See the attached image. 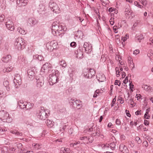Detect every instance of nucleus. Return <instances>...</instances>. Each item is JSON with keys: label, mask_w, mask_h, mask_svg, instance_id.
<instances>
[{"label": "nucleus", "mask_w": 153, "mask_h": 153, "mask_svg": "<svg viewBox=\"0 0 153 153\" xmlns=\"http://www.w3.org/2000/svg\"><path fill=\"white\" fill-rule=\"evenodd\" d=\"M8 71L9 72L11 71H12V68L11 69L9 70V69H8V68H5L3 70V72H4V73H5V72H6V71L7 72Z\"/></svg>", "instance_id": "3c124183"}, {"label": "nucleus", "mask_w": 153, "mask_h": 153, "mask_svg": "<svg viewBox=\"0 0 153 153\" xmlns=\"http://www.w3.org/2000/svg\"><path fill=\"white\" fill-rule=\"evenodd\" d=\"M117 26H114L113 28V29L114 31V32L115 33H117Z\"/></svg>", "instance_id": "13d9d810"}, {"label": "nucleus", "mask_w": 153, "mask_h": 153, "mask_svg": "<svg viewBox=\"0 0 153 153\" xmlns=\"http://www.w3.org/2000/svg\"><path fill=\"white\" fill-rule=\"evenodd\" d=\"M113 19H111L110 20L109 22H110V24L111 25H113L114 23V21H113Z\"/></svg>", "instance_id": "bf43d9fd"}, {"label": "nucleus", "mask_w": 153, "mask_h": 153, "mask_svg": "<svg viewBox=\"0 0 153 153\" xmlns=\"http://www.w3.org/2000/svg\"><path fill=\"white\" fill-rule=\"evenodd\" d=\"M88 75V72H87V71L86 70V71H84L83 73V76L85 78H87Z\"/></svg>", "instance_id": "6e6d98bb"}, {"label": "nucleus", "mask_w": 153, "mask_h": 153, "mask_svg": "<svg viewBox=\"0 0 153 153\" xmlns=\"http://www.w3.org/2000/svg\"><path fill=\"white\" fill-rule=\"evenodd\" d=\"M25 42L23 38L19 37L16 39L14 43V45L16 49L19 50H20L25 48L26 45Z\"/></svg>", "instance_id": "f257e3e1"}, {"label": "nucleus", "mask_w": 153, "mask_h": 153, "mask_svg": "<svg viewBox=\"0 0 153 153\" xmlns=\"http://www.w3.org/2000/svg\"><path fill=\"white\" fill-rule=\"evenodd\" d=\"M135 140L136 141H137L138 144H140L142 142L141 140L138 137H136Z\"/></svg>", "instance_id": "e433bc0d"}, {"label": "nucleus", "mask_w": 153, "mask_h": 153, "mask_svg": "<svg viewBox=\"0 0 153 153\" xmlns=\"http://www.w3.org/2000/svg\"><path fill=\"white\" fill-rule=\"evenodd\" d=\"M142 87V88H143L144 90L147 91L150 88V87L149 86H148L147 85H144V87L143 86Z\"/></svg>", "instance_id": "58836bf2"}, {"label": "nucleus", "mask_w": 153, "mask_h": 153, "mask_svg": "<svg viewBox=\"0 0 153 153\" xmlns=\"http://www.w3.org/2000/svg\"><path fill=\"white\" fill-rule=\"evenodd\" d=\"M114 9V8L112 7H110L108 9V11L109 13H111L113 11Z\"/></svg>", "instance_id": "338daca9"}, {"label": "nucleus", "mask_w": 153, "mask_h": 153, "mask_svg": "<svg viewBox=\"0 0 153 153\" xmlns=\"http://www.w3.org/2000/svg\"><path fill=\"white\" fill-rule=\"evenodd\" d=\"M35 68H34L30 67L27 70V73L28 74V77L31 79L32 78L33 79V78L34 77L35 74Z\"/></svg>", "instance_id": "f8f14e48"}, {"label": "nucleus", "mask_w": 153, "mask_h": 153, "mask_svg": "<svg viewBox=\"0 0 153 153\" xmlns=\"http://www.w3.org/2000/svg\"><path fill=\"white\" fill-rule=\"evenodd\" d=\"M0 119L4 122L8 123L11 122L12 120L9 113L4 110L0 111Z\"/></svg>", "instance_id": "7ed1b4c3"}, {"label": "nucleus", "mask_w": 153, "mask_h": 153, "mask_svg": "<svg viewBox=\"0 0 153 153\" xmlns=\"http://www.w3.org/2000/svg\"><path fill=\"white\" fill-rule=\"evenodd\" d=\"M49 6L54 12L56 13H59V8L56 3L51 1L49 4Z\"/></svg>", "instance_id": "0eeeda50"}, {"label": "nucleus", "mask_w": 153, "mask_h": 153, "mask_svg": "<svg viewBox=\"0 0 153 153\" xmlns=\"http://www.w3.org/2000/svg\"><path fill=\"white\" fill-rule=\"evenodd\" d=\"M5 96L4 92L2 90H0V97H2Z\"/></svg>", "instance_id": "09e8293b"}, {"label": "nucleus", "mask_w": 153, "mask_h": 153, "mask_svg": "<svg viewBox=\"0 0 153 153\" xmlns=\"http://www.w3.org/2000/svg\"><path fill=\"white\" fill-rule=\"evenodd\" d=\"M52 45L51 43H48L46 45L47 49L49 51H52L54 49V48L52 46Z\"/></svg>", "instance_id": "412c9836"}, {"label": "nucleus", "mask_w": 153, "mask_h": 153, "mask_svg": "<svg viewBox=\"0 0 153 153\" xmlns=\"http://www.w3.org/2000/svg\"><path fill=\"white\" fill-rule=\"evenodd\" d=\"M96 77L97 80L100 82H104L106 79L105 75L103 74H99L96 76Z\"/></svg>", "instance_id": "f3484780"}, {"label": "nucleus", "mask_w": 153, "mask_h": 153, "mask_svg": "<svg viewBox=\"0 0 153 153\" xmlns=\"http://www.w3.org/2000/svg\"><path fill=\"white\" fill-rule=\"evenodd\" d=\"M47 126L49 127H52L54 124V122L49 120H47L45 122Z\"/></svg>", "instance_id": "b1692460"}, {"label": "nucleus", "mask_w": 153, "mask_h": 153, "mask_svg": "<svg viewBox=\"0 0 153 153\" xmlns=\"http://www.w3.org/2000/svg\"><path fill=\"white\" fill-rule=\"evenodd\" d=\"M21 80L19 75L17 74L16 76H15L14 80Z\"/></svg>", "instance_id": "37998d69"}, {"label": "nucleus", "mask_w": 153, "mask_h": 153, "mask_svg": "<svg viewBox=\"0 0 153 153\" xmlns=\"http://www.w3.org/2000/svg\"><path fill=\"white\" fill-rule=\"evenodd\" d=\"M116 123L117 125H120L121 124V122L119 119H117L116 120Z\"/></svg>", "instance_id": "8fccbe9b"}, {"label": "nucleus", "mask_w": 153, "mask_h": 153, "mask_svg": "<svg viewBox=\"0 0 153 153\" xmlns=\"http://www.w3.org/2000/svg\"><path fill=\"white\" fill-rule=\"evenodd\" d=\"M86 71L88 72V78H91L93 76H95L96 72L94 70L90 68L89 70L87 69Z\"/></svg>", "instance_id": "2eb2a0df"}, {"label": "nucleus", "mask_w": 153, "mask_h": 153, "mask_svg": "<svg viewBox=\"0 0 153 153\" xmlns=\"http://www.w3.org/2000/svg\"><path fill=\"white\" fill-rule=\"evenodd\" d=\"M143 147H147L148 146V142L146 141H144L143 143Z\"/></svg>", "instance_id": "79ce46f5"}, {"label": "nucleus", "mask_w": 153, "mask_h": 153, "mask_svg": "<svg viewBox=\"0 0 153 153\" xmlns=\"http://www.w3.org/2000/svg\"><path fill=\"white\" fill-rule=\"evenodd\" d=\"M52 73L49 75L50 84L52 85L56 83L58 81L59 78H58L59 75V72L56 70H52Z\"/></svg>", "instance_id": "f03ea898"}, {"label": "nucleus", "mask_w": 153, "mask_h": 153, "mask_svg": "<svg viewBox=\"0 0 153 153\" xmlns=\"http://www.w3.org/2000/svg\"><path fill=\"white\" fill-rule=\"evenodd\" d=\"M146 138L149 142H151L152 143L153 142V139L151 137L148 136L146 137Z\"/></svg>", "instance_id": "c03bdc74"}, {"label": "nucleus", "mask_w": 153, "mask_h": 153, "mask_svg": "<svg viewBox=\"0 0 153 153\" xmlns=\"http://www.w3.org/2000/svg\"><path fill=\"white\" fill-rule=\"evenodd\" d=\"M116 96L115 97V98L113 100L112 103L111 104V107H113L115 103V102L116 101Z\"/></svg>", "instance_id": "a19ab883"}, {"label": "nucleus", "mask_w": 153, "mask_h": 153, "mask_svg": "<svg viewBox=\"0 0 153 153\" xmlns=\"http://www.w3.org/2000/svg\"><path fill=\"white\" fill-rule=\"evenodd\" d=\"M3 85L5 87L8 86L9 85V82L7 81H5L3 82Z\"/></svg>", "instance_id": "a18cd8bd"}, {"label": "nucleus", "mask_w": 153, "mask_h": 153, "mask_svg": "<svg viewBox=\"0 0 153 153\" xmlns=\"http://www.w3.org/2000/svg\"><path fill=\"white\" fill-rule=\"evenodd\" d=\"M17 30L22 35H25L26 34V31L24 30L23 29H22L20 27H19L18 28Z\"/></svg>", "instance_id": "c85d7f7f"}, {"label": "nucleus", "mask_w": 153, "mask_h": 153, "mask_svg": "<svg viewBox=\"0 0 153 153\" xmlns=\"http://www.w3.org/2000/svg\"><path fill=\"white\" fill-rule=\"evenodd\" d=\"M52 67H51V65L50 64V66H49V67H48V68L47 69V71H48V73H51V72H52Z\"/></svg>", "instance_id": "603ef678"}, {"label": "nucleus", "mask_w": 153, "mask_h": 153, "mask_svg": "<svg viewBox=\"0 0 153 153\" xmlns=\"http://www.w3.org/2000/svg\"><path fill=\"white\" fill-rule=\"evenodd\" d=\"M36 114L38 118L40 120H44L48 118L49 113L48 110H45L44 107H41L39 112H38Z\"/></svg>", "instance_id": "20e7f679"}, {"label": "nucleus", "mask_w": 153, "mask_h": 153, "mask_svg": "<svg viewBox=\"0 0 153 153\" xmlns=\"http://www.w3.org/2000/svg\"><path fill=\"white\" fill-rule=\"evenodd\" d=\"M144 117L146 119H148L150 117V116H149V114H148V113L147 111L146 112V113L144 115Z\"/></svg>", "instance_id": "4c0bfd02"}, {"label": "nucleus", "mask_w": 153, "mask_h": 153, "mask_svg": "<svg viewBox=\"0 0 153 153\" xmlns=\"http://www.w3.org/2000/svg\"><path fill=\"white\" fill-rule=\"evenodd\" d=\"M139 50L138 49H137L134 51L133 54H135V55H137V54L139 53Z\"/></svg>", "instance_id": "864d4df0"}, {"label": "nucleus", "mask_w": 153, "mask_h": 153, "mask_svg": "<svg viewBox=\"0 0 153 153\" xmlns=\"http://www.w3.org/2000/svg\"><path fill=\"white\" fill-rule=\"evenodd\" d=\"M59 64L63 67L65 68L66 66V64L64 60L61 61L59 62Z\"/></svg>", "instance_id": "473e14b6"}, {"label": "nucleus", "mask_w": 153, "mask_h": 153, "mask_svg": "<svg viewBox=\"0 0 153 153\" xmlns=\"http://www.w3.org/2000/svg\"><path fill=\"white\" fill-rule=\"evenodd\" d=\"M88 139V137H81L80 138V139L81 140H84V139Z\"/></svg>", "instance_id": "69168bd1"}, {"label": "nucleus", "mask_w": 153, "mask_h": 153, "mask_svg": "<svg viewBox=\"0 0 153 153\" xmlns=\"http://www.w3.org/2000/svg\"><path fill=\"white\" fill-rule=\"evenodd\" d=\"M33 58L36 59L40 61H42L43 60V57L41 55H38L37 54L33 56Z\"/></svg>", "instance_id": "cd10ccee"}, {"label": "nucleus", "mask_w": 153, "mask_h": 153, "mask_svg": "<svg viewBox=\"0 0 153 153\" xmlns=\"http://www.w3.org/2000/svg\"><path fill=\"white\" fill-rule=\"evenodd\" d=\"M122 78H124L126 76V74L125 72H122Z\"/></svg>", "instance_id": "0e129e2a"}, {"label": "nucleus", "mask_w": 153, "mask_h": 153, "mask_svg": "<svg viewBox=\"0 0 153 153\" xmlns=\"http://www.w3.org/2000/svg\"><path fill=\"white\" fill-rule=\"evenodd\" d=\"M5 22H4L5 24H13V22L10 18H6V19L5 20Z\"/></svg>", "instance_id": "c756f323"}, {"label": "nucleus", "mask_w": 153, "mask_h": 153, "mask_svg": "<svg viewBox=\"0 0 153 153\" xmlns=\"http://www.w3.org/2000/svg\"><path fill=\"white\" fill-rule=\"evenodd\" d=\"M41 145L38 143H33L32 144V146L35 150H38L41 148Z\"/></svg>", "instance_id": "393cba45"}, {"label": "nucleus", "mask_w": 153, "mask_h": 153, "mask_svg": "<svg viewBox=\"0 0 153 153\" xmlns=\"http://www.w3.org/2000/svg\"><path fill=\"white\" fill-rule=\"evenodd\" d=\"M67 28H66L64 24L62 25L61 24L59 23V28L57 29L58 32L57 33V36H60L62 34H64V32L66 30Z\"/></svg>", "instance_id": "9d476101"}, {"label": "nucleus", "mask_w": 153, "mask_h": 153, "mask_svg": "<svg viewBox=\"0 0 153 153\" xmlns=\"http://www.w3.org/2000/svg\"><path fill=\"white\" fill-rule=\"evenodd\" d=\"M96 131L95 133H93L92 135H94V136H100V135L101 132V130L100 128L98 127H97L96 128Z\"/></svg>", "instance_id": "4be33fe9"}, {"label": "nucleus", "mask_w": 153, "mask_h": 153, "mask_svg": "<svg viewBox=\"0 0 153 153\" xmlns=\"http://www.w3.org/2000/svg\"><path fill=\"white\" fill-rule=\"evenodd\" d=\"M83 49L82 47H79V48L77 50L75 51V53L76 54V57L79 58H82L83 55Z\"/></svg>", "instance_id": "9b49d317"}, {"label": "nucleus", "mask_w": 153, "mask_h": 153, "mask_svg": "<svg viewBox=\"0 0 153 153\" xmlns=\"http://www.w3.org/2000/svg\"><path fill=\"white\" fill-rule=\"evenodd\" d=\"M59 25V21H54L53 23L51 29L52 33L54 36H57V29H58Z\"/></svg>", "instance_id": "423d86ee"}, {"label": "nucleus", "mask_w": 153, "mask_h": 153, "mask_svg": "<svg viewBox=\"0 0 153 153\" xmlns=\"http://www.w3.org/2000/svg\"><path fill=\"white\" fill-rule=\"evenodd\" d=\"M119 149L121 152H122L123 153H127L128 150L127 147L124 145L123 144H121L119 147Z\"/></svg>", "instance_id": "6ab92c4d"}, {"label": "nucleus", "mask_w": 153, "mask_h": 153, "mask_svg": "<svg viewBox=\"0 0 153 153\" xmlns=\"http://www.w3.org/2000/svg\"><path fill=\"white\" fill-rule=\"evenodd\" d=\"M50 66V64L48 63H46L44 64L41 69L42 71L44 72H45L47 71V69L48 68V67H49Z\"/></svg>", "instance_id": "a211bd4d"}, {"label": "nucleus", "mask_w": 153, "mask_h": 153, "mask_svg": "<svg viewBox=\"0 0 153 153\" xmlns=\"http://www.w3.org/2000/svg\"><path fill=\"white\" fill-rule=\"evenodd\" d=\"M127 37L128 38V36L127 34H126L125 36L122 39V40H123V42H125L126 40Z\"/></svg>", "instance_id": "de8ad7c7"}, {"label": "nucleus", "mask_w": 153, "mask_h": 153, "mask_svg": "<svg viewBox=\"0 0 153 153\" xmlns=\"http://www.w3.org/2000/svg\"><path fill=\"white\" fill-rule=\"evenodd\" d=\"M26 102H24L22 100H20L18 102V105L20 108L21 109H24L25 108L27 109V107L28 105L29 106L30 104H26Z\"/></svg>", "instance_id": "4468645a"}, {"label": "nucleus", "mask_w": 153, "mask_h": 153, "mask_svg": "<svg viewBox=\"0 0 153 153\" xmlns=\"http://www.w3.org/2000/svg\"><path fill=\"white\" fill-rule=\"evenodd\" d=\"M109 146L111 149H114L115 148L116 144L114 142H113L109 144Z\"/></svg>", "instance_id": "c9c22d12"}, {"label": "nucleus", "mask_w": 153, "mask_h": 153, "mask_svg": "<svg viewBox=\"0 0 153 153\" xmlns=\"http://www.w3.org/2000/svg\"><path fill=\"white\" fill-rule=\"evenodd\" d=\"M76 44L75 42H72L70 43V46L71 47H75L76 46Z\"/></svg>", "instance_id": "49530a36"}, {"label": "nucleus", "mask_w": 153, "mask_h": 153, "mask_svg": "<svg viewBox=\"0 0 153 153\" xmlns=\"http://www.w3.org/2000/svg\"><path fill=\"white\" fill-rule=\"evenodd\" d=\"M131 10H130V9L128 8H126L125 9V13L126 14H127L128 15H131L132 13L131 12Z\"/></svg>", "instance_id": "2f4dec72"}, {"label": "nucleus", "mask_w": 153, "mask_h": 153, "mask_svg": "<svg viewBox=\"0 0 153 153\" xmlns=\"http://www.w3.org/2000/svg\"><path fill=\"white\" fill-rule=\"evenodd\" d=\"M69 150V149L63 147L61 148L60 153H68Z\"/></svg>", "instance_id": "5701e85b"}, {"label": "nucleus", "mask_w": 153, "mask_h": 153, "mask_svg": "<svg viewBox=\"0 0 153 153\" xmlns=\"http://www.w3.org/2000/svg\"><path fill=\"white\" fill-rule=\"evenodd\" d=\"M128 82V76H127L123 81V82L125 84H126Z\"/></svg>", "instance_id": "4d7b16f0"}, {"label": "nucleus", "mask_w": 153, "mask_h": 153, "mask_svg": "<svg viewBox=\"0 0 153 153\" xmlns=\"http://www.w3.org/2000/svg\"><path fill=\"white\" fill-rule=\"evenodd\" d=\"M44 77L41 75H39L36 78V85L38 87L42 86L44 82Z\"/></svg>", "instance_id": "1a4fd4ad"}, {"label": "nucleus", "mask_w": 153, "mask_h": 153, "mask_svg": "<svg viewBox=\"0 0 153 153\" xmlns=\"http://www.w3.org/2000/svg\"><path fill=\"white\" fill-rule=\"evenodd\" d=\"M147 4V1L146 0H144L143 1V2H142V4L144 5V6H146V5Z\"/></svg>", "instance_id": "e2e57ef3"}, {"label": "nucleus", "mask_w": 153, "mask_h": 153, "mask_svg": "<svg viewBox=\"0 0 153 153\" xmlns=\"http://www.w3.org/2000/svg\"><path fill=\"white\" fill-rule=\"evenodd\" d=\"M136 36L138 38L137 40L139 41L140 42H141V39L144 38V36L141 34H140L138 35L137 34L136 35Z\"/></svg>", "instance_id": "7c9ffc66"}, {"label": "nucleus", "mask_w": 153, "mask_h": 153, "mask_svg": "<svg viewBox=\"0 0 153 153\" xmlns=\"http://www.w3.org/2000/svg\"><path fill=\"white\" fill-rule=\"evenodd\" d=\"M126 114L127 115V116L128 117H130L131 116V114L129 113V111L128 110H126L125 111Z\"/></svg>", "instance_id": "5fc2aeb1"}, {"label": "nucleus", "mask_w": 153, "mask_h": 153, "mask_svg": "<svg viewBox=\"0 0 153 153\" xmlns=\"http://www.w3.org/2000/svg\"><path fill=\"white\" fill-rule=\"evenodd\" d=\"M27 22L30 26H33L37 23V21L35 18L32 17L28 19Z\"/></svg>", "instance_id": "dca6fc26"}, {"label": "nucleus", "mask_w": 153, "mask_h": 153, "mask_svg": "<svg viewBox=\"0 0 153 153\" xmlns=\"http://www.w3.org/2000/svg\"><path fill=\"white\" fill-rule=\"evenodd\" d=\"M81 102V101L79 100H77L76 99H71L69 102V103L71 106L73 108H74L77 107V109H79L82 106V104L80 103Z\"/></svg>", "instance_id": "39448f33"}, {"label": "nucleus", "mask_w": 153, "mask_h": 153, "mask_svg": "<svg viewBox=\"0 0 153 153\" xmlns=\"http://www.w3.org/2000/svg\"><path fill=\"white\" fill-rule=\"evenodd\" d=\"M6 27L7 29L10 30V31H13L14 30V27L13 26V25H10L9 24H5Z\"/></svg>", "instance_id": "a878e982"}, {"label": "nucleus", "mask_w": 153, "mask_h": 153, "mask_svg": "<svg viewBox=\"0 0 153 153\" xmlns=\"http://www.w3.org/2000/svg\"><path fill=\"white\" fill-rule=\"evenodd\" d=\"M144 123L145 125H149V124L148 121L146 120H144Z\"/></svg>", "instance_id": "052dcab7"}, {"label": "nucleus", "mask_w": 153, "mask_h": 153, "mask_svg": "<svg viewBox=\"0 0 153 153\" xmlns=\"http://www.w3.org/2000/svg\"><path fill=\"white\" fill-rule=\"evenodd\" d=\"M11 59V56L9 55H7L2 58L1 60L4 62H7L10 61Z\"/></svg>", "instance_id": "aec40b11"}, {"label": "nucleus", "mask_w": 153, "mask_h": 153, "mask_svg": "<svg viewBox=\"0 0 153 153\" xmlns=\"http://www.w3.org/2000/svg\"><path fill=\"white\" fill-rule=\"evenodd\" d=\"M126 102H128L129 103L130 102V104L131 105H133V103H134V101H133V100L132 99H131L129 100H128V99L126 100Z\"/></svg>", "instance_id": "72a5a7b5"}, {"label": "nucleus", "mask_w": 153, "mask_h": 153, "mask_svg": "<svg viewBox=\"0 0 153 153\" xmlns=\"http://www.w3.org/2000/svg\"><path fill=\"white\" fill-rule=\"evenodd\" d=\"M14 82L16 83V84H18V85H19L22 84V80H14Z\"/></svg>", "instance_id": "f704fd0d"}, {"label": "nucleus", "mask_w": 153, "mask_h": 153, "mask_svg": "<svg viewBox=\"0 0 153 153\" xmlns=\"http://www.w3.org/2000/svg\"><path fill=\"white\" fill-rule=\"evenodd\" d=\"M141 111V110H138L137 111H136L135 113V114L137 115H139V114H140V112Z\"/></svg>", "instance_id": "680f3d73"}, {"label": "nucleus", "mask_w": 153, "mask_h": 153, "mask_svg": "<svg viewBox=\"0 0 153 153\" xmlns=\"http://www.w3.org/2000/svg\"><path fill=\"white\" fill-rule=\"evenodd\" d=\"M120 99H119V100H120V103L121 104H123L124 103V100L122 97H120Z\"/></svg>", "instance_id": "774afa93"}, {"label": "nucleus", "mask_w": 153, "mask_h": 153, "mask_svg": "<svg viewBox=\"0 0 153 153\" xmlns=\"http://www.w3.org/2000/svg\"><path fill=\"white\" fill-rule=\"evenodd\" d=\"M28 2V0H17L16 3L19 7L25 6Z\"/></svg>", "instance_id": "ddd939ff"}, {"label": "nucleus", "mask_w": 153, "mask_h": 153, "mask_svg": "<svg viewBox=\"0 0 153 153\" xmlns=\"http://www.w3.org/2000/svg\"><path fill=\"white\" fill-rule=\"evenodd\" d=\"M5 19V16L4 15H1L0 16V22H2Z\"/></svg>", "instance_id": "ea45409f"}, {"label": "nucleus", "mask_w": 153, "mask_h": 153, "mask_svg": "<svg viewBox=\"0 0 153 153\" xmlns=\"http://www.w3.org/2000/svg\"><path fill=\"white\" fill-rule=\"evenodd\" d=\"M82 48L83 50H85V52L88 53H91L92 50V47L90 44H88L87 42L84 43Z\"/></svg>", "instance_id": "6e6552de"}, {"label": "nucleus", "mask_w": 153, "mask_h": 153, "mask_svg": "<svg viewBox=\"0 0 153 153\" xmlns=\"http://www.w3.org/2000/svg\"><path fill=\"white\" fill-rule=\"evenodd\" d=\"M17 147L19 149L20 152H23V146L22 144L21 143H18L16 144L15 146Z\"/></svg>", "instance_id": "bb28decb"}]
</instances>
